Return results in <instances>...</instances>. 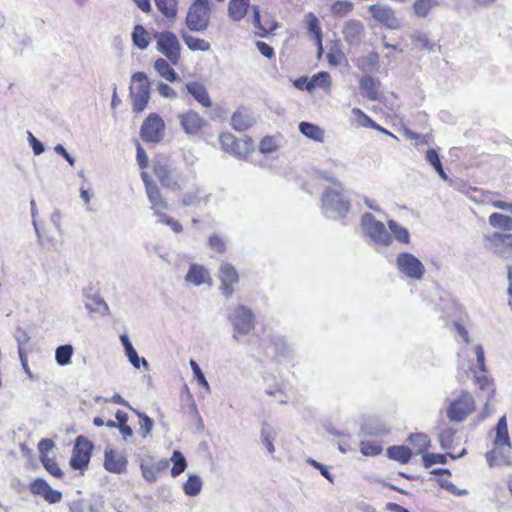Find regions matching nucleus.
<instances>
[{"mask_svg": "<svg viewBox=\"0 0 512 512\" xmlns=\"http://www.w3.org/2000/svg\"><path fill=\"white\" fill-rule=\"evenodd\" d=\"M339 188H327L321 197L322 213L329 219L340 220L350 211V202Z\"/></svg>", "mask_w": 512, "mask_h": 512, "instance_id": "nucleus-1", "label": "nucleus"}, {"mask_svg": "<svg viewBox=\"0 0 512 512\" xmlns=\"http://www.w3.org/2000/svg\"><path fill=\"white\" fill-rule=\"evenodd\" d=\"M227 320L233 328L232 338L239 340L240 336L250 334L256 326V317L253 311L244 305H237L227 314Z\"/></svg>", "mask_w": 512, "mask_h": 512, "instance_id": "nucleus-2", "label": "nucleus"}, {"mask_svg": "<svg viewBox=\"0 0 512 512\" xmlns=\"http://www.w3.org/2000/svg\"><path fill=\"white\" fill-rule=\"evenodd\" d=\"M153 172L162 186L171 190H178L183 183V175L179 168L174 166L164 156H158L153 161Z\"/></svg>", "mask_w": 512, "mask_h": 512, "instance_id": "nucleus-3", "label": "nucleus"}, {"mask_svg": "<svg viewBox=\"0 0 512 512\" xmlns=\"http://www.w3.org/2000/svg\"><path fill=\"white\" fill-rule=\"evenodd\" d=\"M210 10L209 0H195L186 15L188 29L194 32L205 31L209 26Z\"/></svg>", "mask_w": 512, "mask_h": 512, "instance_id": "nucleus-4", "label": "nucleus"}, {"mask_svg": "<svg viewBox=\"0 0 512 512\" xmlns=\"http://www.w3.org/2000/svg\"><path fill=\"white\" fill-rule=\"evenodd\" d=\"M361 227L364 233L377 245L389 246L392 236L383 222L377 220L373 214L367 212L361 216Z\"/></svg>", "mask_w": 512, "mask_h": 512, "instance_id": "nucleus-5", "label": "nucleus"}, {"mask_svg": "<svg viewBox=\"0 0 512 512\" xmlns=\"http://www.w3.org/2000/svg\"><path fill=\"white\" fill-rule=\"evenodd\" d=\"M475 410V402L467 391H461L460 395L452 400L447 407V417L450 421L460 423Z\"/></svg>", "mask_w": 512, "mask_h": 512, "instance_id": "nucleus-6", "label": "nucleus"}, {"mask_svg": "<svg viewBox=\"0 0 512 512\" xmlns=\"http://www.w3.org/2000/svg\"><path fill=\"white\" fill-rule=\"evenodd\" d=\"M484 246L497 257L507 260L512 257V234L493 232L483 236Z\"/></svg>", "mask_w": 512, "mask_h": 512, "instance_id": "nucleus-7", "label": "nucleus"}, {"mask_svg": "<svg viewBox=\"0 0 512 512\" xmlns=\"http://www.w3.org/2000/svg\"><path fill=\"white\" fill-rule=\"evenodd\" d=\"M132 81L136 83V91L130 86L133 111L142 112L150 98V82L144 72H136L132 75Z\"/></svg>", "mask_w": 512, "mask_h": 512, "instance_id": "nucleus-8", "label": "nucleus"}, {"mask_svg": "<svg viewBox=\"0 0 512 512\" xmlns=\"http://www.w3.org/2000/svg\"><path fill=\"white\" fill-rule=\"evenodd\" d=\"M154 38L157 41V50L163 54L167 60L176 65L180 59V42L177 36L170 31L156 32Z\"/></svg>", "mask_w": 512, "mask_h": 512, "instance_id": "nucleus-9", "label": "nucleus"}, {"mask_svg": "<svg viewBox=\"0 0 512 512\" xmlns=\"http://www.w3.org/2000/svg\"><path fill=\"white\" fill-rule=\"evenodd\" d=\"M94 445L85 436H78L75 439L74 447L72 450V456L70 458V466L74 470H83L87 468Z\"/></svg>", "mask_w": 512, "mask_h": 512, "instance_id": "nucleus-10", "label": "nucleus"}, {"mask_svg": "<svg viewBox=\"0 0 512 512\" xmlns=\"http://www.w3.org/2000/svg\"><path fill=\"white\" fill-rule=\"evenodd\" d=\"M396 267L400 273L413 280L422 279L426 271L423 263L409 252H401L397 255Z\"/></svg>", "mask_w": 512, "mask_h": 512, "instance_id": "nucleus-11", "label": "nucleus"}, {"mask_svg": "<svg viewBox=\"0 0 512 512\" xmlns=\"http://www.w3.org/2000/svg\"><path fill=\"white\" fill-rule=\"evenodd\" d=\"M165 123L156 113H151L143 121L140 129L141 139L145 142L158 143L164 136Z\"/></svg>", "mask_w": 512, "mask_h": 512, "instance_id": "nucleus-12", "label": "nucleus"}, {"mask_svg": "<svg viewBox=\"0 0 512 512\" xmlns=\"http://www.w3.org/2000/svg\"><path fill=\"white\" fill-rule=\"evenodd\" d=\"M219 141L224 151L238 158L246 156L251 149L250 140H238L231 133H222L219 137Z\"/></svg>", "mask_w": 512, "mask_h": 512, "instance_id": "nucleus-13", "label": "nucleus"}, {"mask_svg": "<svg viewBox=\"0 0 512 512\" xmlns=\"http://www.w3.org/2000/svg\"><path fill=\"white\" fill-rule=\"evenodd\" d=\"M368 10L372 17L381 25L392 30L398 29L400 27V22L391 7L372 4L369 6Z\"/></svg>", "mask_w": 512, "mask_h": 512, "instance_id": "nucleus-14", "label": "nucleus"}, {"mask_svg": "<svg viewBox=\"0 0 512 512\" xmlns=\"http://www.w3.org/2000/svg\"><path fill=\"white\" fill-rule=\"evenodd\" d=\"M219 278L221 281L220 290L227 298L232 296L234 289L233 285L239 281V275L236 268L227 262L220 265Z\"/></svg>", "mask_w": 512, "mask_h": 512, "instance_id": "nucleus-15", "label": "nucleus"}, {"mask_svg": "<svg viewBox=\"0 0 512 512\" xmlns=\"http://www.w3.org/2000/svg\"><path fill=\"white\" fill-rule=\"evenodd\" d=\"M29 489L32 494L42 496L50 504H56L62 500V493L58 490H54L47 481L42 478L35 479L30 484Z\"/></svg>", "mask_w": 512, "mask_h": 512, "instance_id": "nucleus-16", "label": "nucleus"}, {"mask_svg": "<svg viewBox=\"0 0 512 512\" xmlns=\"http://www.w3.org/2000/svg\"><path fill=\"white\" fill-rule=\"evenodd\" d=\"M180 125L187 135H196L206 124L204 118H202L196 111L188 110L179 116Z\"/></svg>", "mask_w": 512, "mask_h": 512, "instance_id": "nucleus-17", "label": "nucleus"}, {"mask_svg": "<svg viewBox=\"0 0 512 512\" xmlns=\"http://www.w3.org/2000/svg\"><path fill=\"white\" fill-rule=\"evenodd\" d=\"M342 35L348 44L359 45L365 35V27L361 21L350 19L344 23Z\"/></svg>", "mask_w": 512, "mask_h": 512, "instance_id": "nucleus-18", "label": "nucleus"}, {"mask_svg": "<svg viewBox=\"0 0 512 512\" xmlns=\"http://www.w3.org/2000/svg\"><path fill=\"white\" fill-rule=\"evenodd\" d=\"M211 194L207 193L203 188L195 187L185 192L181 197V203L186 207L206 206L210 201Z\"/></svg>", "mask_w": 512, "mask_h": 512, "instance_id": "nucleus-19", "label": "nucleus"}, {"mask_svg": "<svg viewBox=\"0 0 512 512\" xmlns=\"http://www.w3.org/2000/svg\"><path fill=\"white\" fill-rule=\"evenodd\" d=\"M127 458L112 449H106L104 454V468L111 472L120 474L126 470Z\"/></svg>", "mask_w": 512, "mask_h": 512, "instance_id": "nucleus-20", "label": "nucleus"}, {"mask_svg": "<svg viewBox=\"0 0 512 512\" xmlns=\"http://www.w3.org/2000/svg\"><path fill=\"white\" fill-rule=\"evenodd\" d=\"M185 87L187 92L203 107L209 108L212 106V101L208 91L202 83L198 81H191L186 83Z\"/></svg>", "mask_w": 512, "mask_h": 512, "instance_id": "nucleus-21", "label": "nucleus"}, {"mask_svg": "<svg viewBox=\"0 0 512 512\" xmlns=\"http://www.w3.org/2000/svg\"><path fill=\"white\" fill-rule=\"evenodd\" d=\"M379 85L380 82L370 75L362 76L359 82L361 94L371 101H378L380 99Z\"/></svg>", "mask_w": 512, "mask_h": 512, "instance_id": "nucleus-22", "label": "nucleus"}, {"mask_svg": "<svg viewBox=\"0 0 512 512\" xmlns=\"http://www.w3.org/2000/svg\"><path fill=\"white\" fill-rule=\"evenodd\" d=\"M185 281L193 284L194 286H200L204 283L211 281L209 271L199 264H191L189 270L185 276Z\"/></svg>", "mask_w": 512, "mask_h": 512, "instance_id": "nucleus-23", "label": "nucleus"}, {"mask_svg": "<svg viewBox=\"0 0 512 512\" xmlns=\"http://www.w3.org/2000/svg\"><path fill=\"white\" fill-rule=\"evenodd\" d=\"M485 459L491 468L500 465L509 466L512 464L511 450L507 448L506 451H504L502 447H494L493 450L485 454Z\"/></svg>", "mask_w": 512, "mask_h": 512, "instance_id": "nucleus-24", "label": "nucleus"}, {"mask_svg": "<svg viewBox=\"0 0 512 512\" xmlns=\"http://www.w3.org/2000/svg\"><path fill=\"white\" fill-rule=\"evenodd\" d=\"M103 502L97 499L81 498L69 504L70 512H102Z\"/></svg>", "mask_w": 512, "mask_h": 512, "instance_id": "nucleus-25", "label": "nucleus"}, {"mask_svg": "<svg viewBox=\"0 0 512 512\" xmlns=\"http://www.w3.org/2000/svg\"><path fill=\"white\" fill-rule=\"evenodd\" d=\"M277 437V431L267 421H263L260 430L261 443L265 446L269 454H274L275 446L273 444Z\"/></svg>", "mask_w": 512, "mask_h": 512, "instance_id": "nucleus-26", "label": "nucleus"}, {"mask_svg": "<svg viewBox=\"0 0 512 512\" xmlns=\"http://www.w3.org/2000/svg\"><path fill=\"white\" fill-rule=\"evenodd\" d=\"M254 123L252 116L244 109L236 110L231 117V125L237 131H245Z\"/></svg>", "mask_w": 512, "mask_h": 512, "instance_id": "nucleus-27", "label": "nucleus"}, {"mask_svg": "<svg viewBox=\"0 0 512 512\" xmlns=\"http://www.w3.org/2000/svg\"><path fill=\"white\" fill-rule=\"evenodd\" d=\"M299 131L309 139L319 143L324 142V130L316 124L303 121L299 124Z\"/></svg>", "mask_w": 512, "mask_h": 512, "instance_id": "nucleus-28", "label": "nucleus"}, {"mask_svg": "<svg viewBox=\"0 0 512 512\" xmlns=\"http://www.w3.org/2000/svg\"><path fill=\"white\" fill-rule=\"evenodd\" d=\"M387 456H388V458L398 461L401 464H406L409 462V460L412 456V451L407 446L394 445V446L388 447Z\"/></svg>", "mask_w": 512, "mask_h": 512, "instance_id": "nucleus-29", "label": "nucleus"}, {"mask_svg": "<svg viewBox=\"0 0 512 512\" xmlns=\"http://www.w3.org/2000/svg\"><path fill=\"white\" fill-rule=\"evenodd\" d=\"M85 308L90 313L98 312L102 316H108L110 314V309H109L108 304L105 302V300L102 297H100L98 295L88 297V301L85 302Z\"/></svg>", "mask_w": 512, "mask_h": 512, "instance_id": "nucleus-30", "label": "nucleus"}, {"mask_svg": "<svg viewBox=\"0 0 512 512\" xmlns=\"http://www.w3.org/2000/svg\"><path fill=\"white\" fill-rule=\"evenodd\" d=\"M154 68L159 73L161 77L166 79L169 82H175L179 79L178 74L175 70L170 66L169 61L163 58H158L154 62Z\"/></svg>", "mask_w": 512, "mask_h": 512, "instance_id": "nucleus-31", "label": "nucleus"}, {"mask_svg": "<svg viewBox=\"0 0 512 512\" xmlns=\"http://www.w3.org/2000/svg\"><path fill=\"white\" fill-rule=\"evenodd\" d=\"M249 7V0H230L228 13L234 21H240L244 18Z\"/></svg>", "mask_w": 512, "mask_h": 512, "instance_id": "nucleus-32", "label": "nucleus"}, {"mask_svg": "<svg viewBox=\"0 0 512 512\" xmlns=\"http://www.w3.org/2000/svg\"><path fill=\"white\" fill-rule=\"evenodd\" d=\"M148 199L151 203V209L155 210H166L168 208V203L161 196L160 190L157 185H150L146 190Z\"/></svg>", "mask_w": 512, "mask_h": 512, "instance_id": "nucleus-33", "label": "nucleus"}, {"mask_svg": "<svg viewBox=\"0 0 512 512\" xmlns=\"http://www.w3.org/2000/svg\"><path fill=\"white\" fill-rule=\"evenodd\" d=\"M356 66L362 71H377L379 68V55L376 52H369L357 59Z\"/></svg>", "mask_w": 512, "mask_h": 512, "instance_id": "nucleus-34", "label": "nucleus"}, {"mask_svg": "<svg viewBox=\"0 0 512 512\" xmlns=\"http://www.w3.org/2000/svg\"><path fill=\"white\" fill-rule=\"evenodd\" d=\"M252 11H253L252 23H253L254 27H256L257 29L260 30V32L258 33V36H260L262 38L268 37L269 34H271L274 30H276L278 28L277 22H272L270 24V26H268V27H266L265 25H263L261 23L260 10H259L258 6H252Z\"/></svg>", "mask_w": 512, "mask_h": 512, "instance_id": "nucleus-35", "label": "nucleus"}, {"mask_svg": "<svg viewBox=\"0 0 512 512\" xmlns=\"http://www.w3.org/2000/svg\"><path fill=\"white\" fill-rule=\"evenodd\" d=\"M488 223L491 227L505 231L512 230V217L494 212L489 215Z\"/></svg>", "mask_w": 512, "mask_h": 512, "instance_id": "nucleus-36", "label": "nucleus"}, {"mask_svg": "<svg viewBox=\"0 0 512 512\" xmlns=\"http://www.w3.org/2000/svg\"><path fill=\"white\" fill-rule=\"evenodd\" d=\"M181 37L184 43L192 51H208L210 49V44L207 41L194 37L186 31H181Z\"/></svg>", "mask_w": 512, "mask_h": 512, "instance_id": "nucleus-37", "label": "nucleus"}, {"mask_svg": "<svg viewBox=\"0 0 512 512\" xmlns=\"http://www.w3.org/2000/svg\"><path fill=\"white\" fill-rule=\"evenodd\" d=\"M74 348L71 344L60 345L55 350V361L59 366H66L71 363Z\"/></svg>", "mask_w": 512, "mask_h": 512, "instance_id": "nucleus-38", "label": "nucleus"}, {"mask_svg": "<svg viewBox=\"0 0 512 512\" xmlns=\"http://www.w3.org/2000/svg\"><path fill=\"white\" fill-rule=\"evenodd\" d=\"M387 224L389 230L399 243L408 244L410 242V233L405 227L401 226L392 219L388 220Z\"/></svg>", "mask_w": 512, "mask_h": 512, "instance_id": "nucleus-39", "label": "nucleus"}, {"mask_svg": "<svg viewBox=\"0 0 512 512\" xmlns=\"http://www.w3.org/2000/svg\"><path fill=\"white\" fill-rule=\"evenodd\" d=\"M184 493L187 496H197L202 490V480L198 475L191 474L183 484Z\"/></svg>", "mask_w": 512, "mask_h": 512, "instance_id": "nucleus-40", "label": "nucleus"}, {"mask_svg": "<svg viewBox=\"0 0 512 512\" xmlns=\"http://www.w3.org/2000/svg\"><path fill=\"white\" fill-rule=\"evenodd\" d=\"M132 41L141 50L149 46L148 32L142 25H135L132 32Z\"/></svg>", "mask_w": 512, "mask_h": 512, "instance_id": "nucleus-41", "label": "nucleus"}, {"mask_svg": "<svg viewBox=\"0 0 512 512\" xmlns=\"http://www.w3.org/2000/svg\"><path fill=\"white\" fill-rule=\"evenodd\" d=\"M438 5V0H416L413 4V9L417 17L425 18L431 9Z\"/></svg>", "mask_w": 512, "mask_h": 512, "instance_id": "nucleus-42", "label": "nucleus"}, {"mask_svg": "<svg viewBox=\"0 0 512 512\" xmlns=\"http://www.w3.org/2000/svg\"><path fill=\"white\" fill-rule=\"evenodd\" d=\"M171 461L173 463V467L171 469L172 477L179 476L187 468V461L184 455L178 450L173 451Z\"/></svg>", "mask_w": 512, "mask_h": 512, "instance_id": "nucleus-43", "label": "nucleus"}, {"mask_svg": "<svg viewBox=\"0 0 512 512\" xmlns=\"http://www.w3.org/2000/svg\"><path fill=\"white\" fill-rule=\"evenodd\" d=\"M158 10L167 18L177 15V0H154Z\"/></svg>", "mask_w": 512, "mask_h": 512, "instance_id": "nucleus-44", "label": "nucleus"}, {"mask_svg": "<svg viewBox=\"0 0 512 512\" xmlns=\"http://www.w3.org/2000/svg\"><path fill=\"white\" fill-rule=\"evenodd\" d=\"M447 456L451 457L452 459H456V456L452 455L451 453H447V454L425 453L422 456L423 465L425 468H429V467L433 466L434 464H446Z\"/></svg>", "mask_w": 512, "mask_h": 512, "instance_id": "nucleus-45", "label": "nucleus"}, {"mask_svg": "<svg viewBox=\"0 0 512 512\" xmlns=\"http://www.w3.org/2000/svg\"><path fill=\"white\" fill-rule=\"evenodd\" d=\"M354 9V4L348 0H338L331 5V13L335 17H345Z\"/></svg>", "mask_w": 512, "mask_h": 512, "instance_id": "nucleus-46", "label": "nucleus"}, {"mask_svg": "<svg viewBox=\"0 0 512 512\" xmlns=\"http://www.w3.org/2000/svg\"><path fill=\"white\" fill-rule=\"evenodd\" d=\"M383 447L380 442L372 440H363L360 442V452L364 456H377L381 454Z\"/></svg>", "mask_w": 512, "mask_h": 512, "instance_id": "nucleus-47", "label": "nucleus"}, {"mask_svg": "<svg viewBox=\"0 0 512 512\" xmlns=\"http://www.w3.org/2000/svg\"><path fill=\"white\" fill-rule=\"evenodd\" d=\"M408 442L412 446L417 448V453H424L430 444V439L424 433H416V434H411L409 436Z\"/></svg>", "mask_w": 512, "mask_h": 512, "instance_id": "nucleus-48", "label": "nucleus"}, {"mask_svg": "<svg viewBox=\"0 0 512 512\" xmlns=\"http://www.w3.org/2000/svg\"><path fill=\"white\" fill-rule=\"evenodd\" d=\"M272 344L278 355L287 357L293 353L292 346L287 342V340L283 336H274L272 339Z\"/></svg>", "mask_w": 512, "mask_h": 512, "instance_id": "nucleus-49", "label": "nucleus"}, {"mask_svg": "<svg viewBox=\"0 0 512 512\" xmlns=\"http://www.w3.org/2000/svg\"><path fill=\"white\" fill-rule=\"evenodd\" d=\"M132 411L138 416L140 431L143 438H146L152 431L153 428V420L144 412H141L137 409H132Z\"/></svg>", "mask_w": 512, "mask_h": 512, "instance_id": "nucleus-50", "label": "nucleus"}, {"mask_svg": "<svg viewBox=\"0 0 512 512\" xmlns=\"http://www.w3.org/2000/svg\"><path fill=\"white\" fill-rule=\"evenodd\" d=\"M475 382L481 390H486L488 392V400L494 396L495 388L493 382L487 377L485 373L482 375H477L475 372Z\"/></svg>", "mask_w": 512, "mask_h": 512, "instance_id": "nucleus-51", "label": "nucleus"}, {"mask_svg": "<svg viewBox=\"0 0 512 512\" xmlns=\"http://www.w3.org/2000/svg\"><path fill=\"white\" fill-rule=\"evenodd\" d=\"M306 19L309 32L313 34L316 42H320V38H322V30L320 28L318 18L313 13H308Z\"/></svg>", "mask_w": 512, "mask_h": 512, "instance_id": "nucleus-52", "label": "nucleus"}, {"mask_svg": "<svg viewBox=\"0 0 512 512\" xmlns=\"http://www.w3.org/2000/svg\"><path fill=\"white\" fill-rule=\"evenodd\" d=\"M352 114L357 118V123L361 127L378 128V124L372 120L367 114H365L359 108H353Z\"/></svg>", "mask_w": 512, "mask_h": 512, "instance_id": "nucleus-53", "label": "nucleus"}, {"mask_svg": "<svg viewBox=\"0 0 512 512\" xmlns=\"http://www.w3.org/2000/svg\"><path fill=\"white\" fill-rule=\"evenodd\" d=\"M43 467L49 472L52 476L56 478H62L63 472L61 468L58 466L57 462L53 458L49 457H41L40 459Z\"/></svg>", "mask_w": 512, "mask_h": 512, "instance_id": "nucleus-54", "label": "nucleus"}, {"mask_svg": "<svg viewBox=\"0 0 512 512\" xmlns=\"http://www.w3.org/2000/svg\"><path fill=\"white\" fill-rule=\"evenodd\" d=\"M455 436V430L452 428H445L439 433V442L442 449H449L452 447Z\"/></svg>", "mask_w": 512, "mask_h": 512, "instance_id": "nucleus-55", "label": "nucleus"}, {"mask_svg": "<svg viewBox=\"0 0 512 512\" xmlns=\"http://www.w3.org/2000/svg\"><path fill=\"white\" fill-rule=\"evenodd\" d=\"M14 338H15V340L17 342L18 353L25 352L24 346L31 339V337L28 334V332L25 329H23L22 327H17V329H16V331L14 333Z\"/></svg>", "mask_w": 512, "mask_h": 512, "instance_id": "nucleus-56", "label": "nucleus"}, {"mask_svg": "<svg viewBox=\"0 0 512 512\" xmlns=\"http://www.w3.org/2000/svg\"><path fill=\"white\" fill-rule=\"evenodd\" d=\"M496 436L493 441L494 447H507L508 450L512 449L510 437L508 434V430H495Z\"/></svg>", "mask_w": 512, "mask_h": 512, "instance_id": "nucleus-57", "label": "nucleus"}, {"mask_svg": "<svg viewBox=\"0 0 512 512\" xmlns=\"http://www.w3.org/2000/svg\"><path fill=\"white\" fill-rule=\"evenodd\" d=\"M208 245H209L210 249H212L213 251H215L219 254H222L226 251L225 240L217 234L211 235L209 237Z\"/></svg>", "mask_w": 512, "mask_h": 512, "instance_id": "nucleus-58", "label": "nucleus"}, {"mask_svg": "<svg viewBox=\"0 0 512 512\" xmlns=\"http://www.w3.org/2000/svg\"><path fill=\"white\" fill-rule=\"evenodd\" d=\"M314 89L316 87L329 88L331 85V79L328 72L320 71L312 77Z\"/></svg>", "mask_w": 512, "mask_h": 512, "instance_id": "nucleus-59", "label": "nucleus"}, {"mask_svg": "<svg viewBox=\"0 0 512 512\" xmlns=\"http://www.w3.org/2000/svg\"><path fill=\"white\" fill-rule=\"evenodd\" d=\"M190 366H191L193 374H194L195 378L197 379L198 383L203 388H205L207 391H209L210 390L209 383H208L204 373L202 372L200 366L197 364V362L195 360L191 359Z\"/></svg>", "mask_w": 512, "mask_h": 512, "instance_id": "nucleus-60", "label": "nucleus"}, {"mask_svg": "<svg viewBox=\"0 0 512 512\" xmlns=\"http://www.w3.org/2000/svg\"><path fill=\"white\" fill-rule=\"evenodd\" d=\"M125 355L127 356L129 362L132 364V366L136 369L140 368V365L142 364L145 368V370L148 369V362L145 358H140L138 356L137 351L135 348L130 349L129 351L125 352Z\"/></svg>", "mask_w": 512, "mask_h": 512, "instance_id": "nucleus-61", "label": "nucleus"}, {"mask_svg": "<svg viewBox=\"0 0 512 512\" xmlns=\"http://www.w3.org/2000/svg\"><path fill=\"white\" fill-rule=\"evenodd\" d=\"M412 41L416 46L421 47L423 50L431 51L433 49V45L424 33L418 32L413 34Z\"/></svg>", "mask_w": 512, "mask_h": 512, "instance_id": "nucleus-62", "label": "nucleus"}, {"mask_svg": "<svg viewBox=\"0 0 512 512\" xmlns=\"http://www.w3.org/2000/svg\"><path fill=\"white\" fill-rule=\"evenodd\" d=\"M326 57L331 66H338L344 58V53L339 48L332 47Z\"/></svg>", "mask_w": 512, "mask_h": 512, "instance_id": "nucleus-63", "label": "nucleus"}, {"mask_svg": "<svg viewBox=\"0 0 512 512\" xmlns=\"http://www.w3.org/2000/svg\"><path fill=\"white\" fill-rule=\"evenodd\" d=\"M425 159L434 168V170L442 166L439 154L435 149H428L426 151Z\"/></svg>", "mask_w": 512, "mask_h": 512, "instance_id": "nucleus-64", "label": "nucleus"}]
</instances>
